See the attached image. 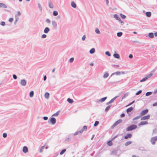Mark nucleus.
I'll return each mask as SVG.
<instances>
[{
  "mask_svg": "<svg viewBox=\"0 0 157 157\" xmlns=\"http://www.w3.org/2000/svg\"><path fill=\"white\" fill-rule=\"evenodd\" d=\"M137 128V126L135 124H132L127 128L126 131H131Z\"/></svg>",
  "mask_w": 157,
  "mask_h": 157,
  "instance_id": "nucleus-1",
  "label": "nucleus"
},
{
  "mask_svg": "<svg viewBox=\"0 0 157 157\" xmlns=\"http://www.w3.org/2000/svg\"><path fill=\"white\" fill-rule=\"evenodd\" d=\"M157 141V136L153 137H152L150 140L151 143L153 144L154 145L155 144V142Z\"/></svg>",
  "mask_w": 157,
  "mask_h": 157,
  "instance_id": "nucleus-2",
  "label": "nucleus"
},
{
  "mask_svg": "<svg viewBox=\"0 0 157 157\" xmlns=\"http://www.w3.org/2000/svg\"><path fill=\"white\" fill-rule=\"evenodd\" d=\"M122 121V120L121 119H120L116 121L112 126V128H113L114 127L116 126L118 124H120Z\"/></svg>",
  "mask_w": 157,
  "mask_h": 157,
  "instance_id": "nucleus-3",
  "label": "nucleus"
},
{
  "mask_svg": "<svg viewBox=\"0 0 157 157\" xmlns=\"http://www.w3.org/2000/svg\"><path fill=\"white\" fill-rule=\"evenodd\" d=\"M52 23L53 28L54 29H56L57 27V25L56 22L54 20H53L52 21Z\"/></svg>",
  "mask_w": 157,
  "mask_h": 157,
  "instance_id": "nucleus-4",
  "label": "nucleus"
},
{
  "mask_svg": "<svg viewBox=\"0 0 157 157\" xmlns=\"http://www.w3.org/2000/svg\"><path fill=\"white\" fill-rule=\"evenodd\" d=\"M20 84L22 86H25L27 84L26 81L24 79H22L21 81Z\"/></svg>",
  "mask_w": 157,
  "mask_h": 157,
  "instance_id": "nucleus-5",
  "label": "nucleus"
},
{
  "mask_svg": "<svg viewBox=\"0 0 157 157\" xmlns=\"http://www.w3.org/2000/svg\"><path fill=\"white\" fill-rule=\"evenodd\" d=\"M150 115L143 116L141 118V120L143 121L149 119L150 118Z\"/></svg>",
  "mask_w": 157,
  "mask_h": 157,
  "instance_id": "nucleus-6",
  "label": "nucleus"
},
{
  "mask_svg": "<svg viewBox=\"0 0 157 157\" xmlns=\"http://www.w3.org/2000/svg\"><path fill=\"white\" fill-rule=\"evenodd\" d=\"M50 121L52 124H54L56 122V120L54 117L51 118Z\"/></svg>",
  "mask_w": 157,
  "mask_h": 157,
  "instance_id": "nucleus-7",
  "label": "nucleus"
},
{
  "mask_svg": "<svg viewBox=\"0 0 157 157\" xmlns=\"http://www.w3.org/2000/svg\"><path fill=\"white\" fill-rule=\"evenodd\" d=\"M148 112V110L147 109H146L142 111L140 113V115L141 116L147 114Z\"/></svg>",
  "mask_w": 157,
  "mask_h": 157,
  "instance_id": "nucleus-8",
  "label": "nucleus"
},
{
  "mask_svg": "<svg viewBox=\"0 0 157 157\" xmlns=\"http://www.w3.org/2000/svg\"><path fill=\"white\" fill-rule=\"evenodd\" d=\"M107 97H104L103 98L100 99H99L98 100L96 101V102L97 103H98L99 102H104L105 100L107 99Z\"/></svg>",
  "mask_w": 157,
  "mask_h": 157,
  "instance_id": "nucleus-9",
  "label": "nucleus"
},
{
  "mask_svg": "<svg viewBox=\"0 0 157 157\" xmlns=\"http://www.w3.org/2000/svg\"><path fill=\"white\" fill-rule=\"evenodd\" d=\"M155 71V69H153V70H152L151 71V73H150V74L147 75L146 76V77L147 78H150L153 75V74L151 73L152 72H154Z\"/></svg>",
  "mask_w": 157,
  "mask_h": 157,
  "instance_id": "nucleus-10",
  "label": "nucleus"
},
{
  "mask_svg": "<svg viewBox=\"0 0 157 157\" xmlns=\"http://www.w3.org/2000/svg\"><path fill=\"white\" fill-rule=\"evenodd\" d=\"M147 36L149 38L152 39L154 37V34L153 33H150L148 34Z\"/></svg>",
  "mask_w": 157,
  "mask_h": 157,
  "instance_id": "nucleus-11",
  "label": "nucleus"
},
{
  "mask_svg": "<svg viewBox=\"0 0 157 157\" xmlns=\"http://www.w3.org/2000/svg\"><path fill=\"white\" fill-rule=\"evenodd\" d=\"M48 6L50 8L52 9L54 7V6L52 3L51 1H50L48 2Z\"/></svg>",
  "mask_w": 157,
  "mask_h": 157,
  "instance_id": "nucleus-12",
  "label": "nucleus"
},
{
  "mask_svg": "<svg viewBox=\"0 0 157 157\" xmlns=\"http://www.w3.org/2000/svg\"><path fill=\"white\" fill-rule=\"evenodd\" d=\"M148 122L147 121H142L138 125L140 126V125H144L147 124H148Z\"/></svg>",
  "mask_w": 157,
  "mask_h": 157,
  "instance_id": "nucleus-13",
  "label": "nucleus"
},
{
  "mask_svg": "<svg viewBox=\"0 0 157 157\" xmlns=\"http://www.w3.org/2000/svg\"><path fill=\"white\" fill-rule=\"evenodd\" d=\"M28 149L27 147L24 146L23 147V151L25 153H26L28 152Z\"/></svg>",
  "mask_w": 157,
  "mask_h": 157,
  "instance_id": "nucleus-14",
  "label": "nucleus"
},
{
  "mask_svg": "<svg viewBox=\"0 0 157 157\" xmlns=\"http://www.w3.org/2000/svg\"><path fill=\"white\" fill-rule=\"evenodd\" d=\"M132 136V135L131 134H127L124 137L125 139H127L128 138H131Z\"/></svg>",
  "mask_w": 157,
  "mask_h": 157,
  "instance_id": "nucleus-15",
  "label": "nucleus"
},
{
  "mask_svg": "<svg viewBox=\"0 0 157 157\" xmlns=\"http://www.w3.org/2000/svg\"><path fill=\"white\" fill-rule=\"evenodd\" d=\"M49 94L48 92H46L44 94V97L47 99H48L49 97Z\"/></svg>",
  "mask_w": 157,
  "mask_h": 157,
  "instance_id": "nucleus-16",
  "label": "nucleus"
},
{
  "mask_svg": "<svg viewBox=\"0 0 157 157\" xmlns=\"http://www.w3.org/2000/svg\"><path fill=\"white\" fill-rule=\"evenodd\" d=\"M114 17L117 20H118V21L119 20H120V18L118 16L117 14H115L114 15Z\"/></svg>",
  "mask_w": 157,
  "mask_h": 157,
  "instance_id": "nucleus-17",
  "label": "nucleus"
},
{
  "mask_svg": "<svg viewBox=\"0 0 157 157\" xmlns=\"http://www.w3.org/2000/svg\"><path fill=\"white\" fill-rule=\"evenodd\" d=\"M3 7L4 8H7V6L4 4L3 3H0V8Z\"/></svg>",
  "mask_w": 157,
  "mask_h": 157,
  "instance_id": "nucleus-18",
  "label": "nucleus"
},
{
  "mask_svg": "<svg viewBox=\"0 0 157 157\" xmlns=\"http://www.w3.org/2000/svg\"><path fill=\"white\" fill-rule=\"evenodd\" d=\"M114 57L117 59H119L120 57L119 55L117 53H115L113 55Z\"/></svg>",
  "mask_w": 157,
  "mask_h": 157,
  "instance_id": "nucleus-19",
  "label": "nucleus"
},
{
  "mask_svg": "<svg viewBox=\"0 0 157 157\" xmlns=\"http://www.w3.org/2000/svg\"><path fill=\"white\" fill-rule=\"evenodd\" d=\"M50 31V29L48 27H46L44 30V32L45 33H48Z\"/></svg>",
  "mask_w": 157,
  "mask_h": 157,
  "instance_id": "nucleus-20",
  "label": "nucleus"
},
{
  "mask_svg": "<svg viewBox=\"0 0 157 157\" xmlns=\"http://www.w3.org/2000/svg\"><path fill=\"white\" fill-rule=\"evenodd\" d=\"M145 14L148 17H150L151 16V13L150 12H147Z\"/></svg>",
  "mask_w": 157,
  "mask_h": 157,
  "instance_id": "nucleus-21",
  "label": "nucleus"
},
{
  "mask_svg": "<svg viewBox=\"0 0 157 157\" xmlns=\"http://www.w3.org/2000/svg\"><path fill=\"white\" fill-rule=\"evenodd\" d=\"M71 5L72 7L74 8H75L76 7V5L75 2H72L71 3Z\"/></svg>",
  "mask_w": 157,
  "mask_h": 157,
  "instance_id": "nucleus-22",
  "label": "nucleus"
},
{
  "mask_svg": "<svg viewBox=\"0 0 157 157\" xmlns=\"http://www.w3.org/2000/svg\"><path fill=\"white\" fill-rule=\"evenodd\" d=\"M109 75V74L108 72H105L103 75V78H107Z\"/></svg>",
  "mask_w": 157,
  "mask_h": 157,
  "instance_id": "nucleus-23",
  "label": "nucleus"
},
{
  "mask_svg": "<svg viewBox=\"0 0 157 157\" xmlns=\"http://www.w3.org/2000/svg\"><path fill=\"white\" fill-rule=\"evenodd\" d=\"M95 52V49L94 48H93L91 49L90 51V53L91 54H92Z\"/></svg>",
  "mask_w": 157,
  "mask_h": 157,
  "instance_id": "nucleus-24",
  "label": "nucleus"
},
{
  "mask_svg": "<svg viewBox=\"0 0 157 157\" xmlns=\"http://www.w3.org/2000/svg\"><path fill=\"white\" fill-rule=\"evenodd\" d=\"M133 108L132 107H131L127 109L126 111L127 113H128L131 112L133 110Z\"/></svg>",
  "mask_w": 157,
  "mask_h": 157,
  "instance_id": "nucleus-25",
  "label": "nucleus"
},
{
  "mask_svg": "<svg viewBox=\"0 0 157 157\" xmlns=\"http://www.w3.org/2000/svg\"><path fill=\"white\" fill-rule=\"evenodd\" d=\"M119 96H116L115 97L113 98V99H112L110 101V102H111V103H112L115 100V99L117 98H118V97H119Z\"/></svg>",
  "mask_w": 157,
  "mask_h": 157,
  "instance_id": "nucleus-26",
  "label": "nucleus"
},
{
  "mask_svg": "<svg viewBox=\"0 0 157 157\" xmlns=\"http://www.w3.org/2000/svg\"><path fill=\"white\" fill-rule=\"evenodd\" d=\"M15 21L14 22V25H16V24L17 22L19 20V18H18V17H17V15H15Z\"/></svg>",
  "mask_w": 157,
  "mask_h": 157,
  "instance_id": "nucleus-27",
  "label": "nucleus"
},
{
  "mask_svg": "<svg viewBox=\"0 0 157 157\" xmlns=\"http://www.w3.org/2000/svg\"><path fill=\"white\" fill-rule=\"evenodd\" d=\"M67 101L70 103H72L74 102V101L72 99L70 98H68L67 99Z\"/></svg>",
  "mask_w": 157,
  "mask_h": 157,
  "instance_id": "nucleus-28",
  "label": "nucleus"
},
{
  "mask_svg": "<svg viewBox=\"0 0 157 157\" xmlns=\"http://www.w3.org/2000/svg\"><path fill=\"white\" fill-rule=\"evenodd\" d=\"M147 79V78L146 77L142 79L140 81V82H144L146 81Z\"/></svg>",
  "mask_w": 157,
  "mask_h": 157,
  "instance_id": "nucleus-29",
  "label": "nucleus"
},
{
  "mask_svg": "<svg viewBox=\"0 0 157 157\" xmlns=\"http://www.w3.org/2000/svg\"><path fill=\"white\" fill-rule=\"evenodd\" d=\"M111 105H109V106H107L105 109V111L107 112V111H108L109 110V109H110V107H111Z\"/></svg>",
  "mask_w": 157,
  "mask_h": 157,
  "instance_id": "nucleus-30",
  "label": "nucleus"
},
{
  "mask_svg": "<svg viewBox=\"0 0 157 157\" xmlns=\"http://www.w3.org/2000/svg\"><path fill=\"white\" fill-rule=\"evenodd\" d=\"M34 95V92L33 91H31L29 93V96L31 98L33 97Z\"/></svg>",
  "mask_w": 157,
  "mask_h": 157,
  "instance_id": "nucleus-31",
  "label": "nucleus"
},
{
  "mask_svg": "<svg viewBox=\"0 0 157 157\" xmlns=\"http://www.w3.org/2000/svg\"><path fill=\"white\" fill-rule=\"evenodd\" d=\"M132 143V142L130 141H128L126 142L125 144V146H127L128 145L131 144Z\"/></svg>",
  "mask_w": 157,
  "mask_h": 157,
  "instance_id": "nucleus-32",
  "label": "nucleus"
},
{
  "mask_svg": "<svg viewBox=\"0 0 157 157\" xmlns=\"http://www.w3.org/2000/svg\"><path fill=\"white\" fill-rule=\"evenodd\" d=\"M152 94V92H148L146 93L145 95L146 96H148L151 95Z\"/></svg>",
  "mask_w": 157,
  "mask_h": 157,
  "instance_id": "nucleus-33",
  "label": "nucleus"
},
{
  "mask_svg": "<svg viewBox=\"0 0 157 157\" xmlns=\"http://www.w3.org/2000/svg\"><path fill=\"white\" fill-rule=\"evenodd\" d=\"M59 111H58L57 112H56V113H54L52 116H58L59 114Z\"/></svg>",
  "mask_w": 157,
  "mask_h": 157,
  "instance_id": "nucleus-34",
  "label": "nucleus"
},
{
  "mask_svg": "<svg viewBox=\"0 0 157 157\" xmlns=\"http://www.w3.org/2000/svg\"><path fill=\"white\" fill-rule=\"evenodd\" d=\"M95 32L97 34H100V32L99 29L98 28H96L95 29Z\"/></svg>",
  "mask_w": 157,
  "mask_h": 157,
  "instance_id": "nucleus-35",
  "label": "nucleus"
},
{
  "mask_svg": "<svg viewBox=\"0 0 157 157\" xmlns=\"http://www.w3.org/2000/svg\"><path fill=\"white\" fill-rule=\"evenodd\" d=\"M58 15V12L56 11H54L53 12V15L54 16H56Z\"/></svg>",
  "mask_w": 157,
  "mask_h": 157,
  "instance_id": "nucleus-36",
  "label": "nucleus"
},
{
  "mask_svg": "<svg viewBox=\"0 0 157 157\" xmlns=\"http://www.w3.org/2000/svg\"><path fill=\"white\" fill-rule=\"evenodd\" d=\"M128 93H127L124 94L123 97H122V100H123V99L125 98L128 95Z\"/></svg>",
  "mask_w": 157,
  "mask_h": 157,
  "instance_id": "nucleus-37",
  "label": "nucleus"
},
{
  "mask_svg": "<svg viewBox=\"0 0 157 157\" xmlns=\"http://www.w3.org/2000/svg\"><path fill=\"white\" fill-rule=\"evenodd\" d=\"M44 146H43L41 147V148H40V151H39V152L40 153H42L43 152V150L44 148Z\"/></svg>",
  "mask_w": 157,
  "mask_h": 157,
  "instance_id": "nucleus-38",
  "label": "nucleus"
},
{
  "mask_svg": "<svg viewBox=\"0 0 157 157\" xmlns=\"http://www.w3.org/2000/svg\"><path fill=\"white\" fill-rule=\"evenodd\" d=\"M122 35V33L121 32H118L117 33V36L118 37H121Z\"/></svg>",
  "mask_w": 157,
  "mask_h": 157,
  "instance_id": "nucleus-39",
  "label": "nucleus"
},
{
  "mask_svg": "<svg viewBox=\"0 0 157 157\" xmlns=\"http://www.w3.org/2000/svg\"><path fill=\"white\" fill-rule=\"evenodd\" d=\"M66 151V149H63L60 152V155H62L63 154H64V152Z\"/></svg>",
  "mask_w": 157,
  "mask_h": 157,
  "instance_id": "nucleus-40",
  "label": "nucleus"
},
{
  "mask_svg": "<svg viewBox=\"0 0 157 157\" xmlns=\"http://www.w3.org/2000/svg\"><path fill=\"white\" fill-rule=\"evenodd\" d=\"M37 5H38V7L39 8V9L40 10V11H42V6H41V5L40 3H38Z\"/></svg>",
  "mask_w": 157,
  "mask_h": 157,
  "instance_id": "nucleus-41",
  "label": "nucleus"
},
{
  "mask_svg": "<svg viewBox=\"0 0 157 157\" xmlns=\"http://www.w3.org/2000/svg\"><path fill=\"white\" fill-rule=\"evenodd\" d=\"M107 145L109 146H111L112 145V143L111 141H109L107 142Z\"/></svg>",
  "mask_w": 157,
  "mask_h": 157,
  "instance_id": "nucleus-42",
  "label": "nucleus"
},
{
  "mask_svg": "<svg viewBox=\"0 0 157 157\" xmlns=\"http://www.w3.org/2000/svg\"><path fill=\"white\" fill-rule=\"evenodd\" d=\"M105 54L108 56H110L111 55L109 52L108 51H107L105 52Z\"/></svg>",
  "mask_w": 157,
  "mask_h": 157,
  "instance_id": "nucleus-43",
  "label": "nucleus"
},
{
  "mask_svg": "<svg viewBox=\"0 0 157 157\" xmlns=\"http://www.w3.org/2000/svg\"><path fill=\"white\" fill-rule=\"evenodd\" d=\"M99 122L98 121H96L95 122V123L94 124V126H97L98 125V124H99Z\"/></svg>",
  "mask_w": 157,
  "mask_h": 157,
  "instance_id": "nucleus-44",
  "label": "nucleus"
},
{
  "mask_svg": "<svg viewBox=\"0 0 157 157\" xmlns=\"http://www.w3.org/2000/svg\"><path fill=\"white\" fill-rule=\"evenodd\" d=\"M142 92V91L141 90H140L138 92H136V95H138L140 94H141Z\"/></svg>",
  "mask_w": 157,
  "mask_h": 157,
  "instance_id": "nucleus-45",
  "label": "nucleus"
},
{
  "mask_svg": "<svg viewBox=\"0 0 157 157\" xmlns=\"http://www.w3.org/2000/svg\"><path fill=\"white\" fill-rule=\"evenodd\" d=\"M0 25L3 26H4L6 24L5 22L4 21H2L0 23Z\"/></svg>",
  "mask_w": 157,
  "mask_h": 157,
  "instance_id": "nucleus-46",
  "label": "nucleus"
},
{
  "mask_svg": "<svg viewBox=\"0 0 157 157\" xmlns=\"http://www.w3.org/2000/svg\"><path fill=\"white\" fill-rule=\"evenodd\" d=\"M120 16H121V17L123 19H125L126 17L125 15H124L123 14H122L121 13L120 14Z\"/></svg>",
  "mask_w": 157,
  "mask_h": 157,
  "instance_id": "nucleus-47",
  "label": "nucleus"
},
{
  "mask_svg": "<svg viewBox=\"0 0 157 157\" xmlns=\"http://www.w3.org/2000/svg\"><path fill=\"white\" fill-rule=\"evenodd\" d=\"M140 117V116H137L136 117L133 118V120L134 121L138 119Z\"/></svg>",
  "mask_w": 157,
  "mask_h": 157,
  "instance_id": "nucleus-48",
  "label": "nucleus"
},
{
  "mask_svg": "<svg viewBox=\"0 0 157 157\" xmlns=\"http://www.w3.org/2000/svg\"><path fill=\"white\" fill-rule=\"evenodd\" d=\"M7 136V134L6 133H4L3 134V137L4 138H6Z\"/></svg>",
  "mask_w": 157,
  "mask_h": 157,
  "instance_id": "nucleus-49",
  "label": "nucleus"
},
{
  "mask_svg": "<svg viewBox=\"0 0 157 157\" xmlns=\"http://www.w3.org/2000/svg\"><path fill=\"white\" fill-rule=\"evenodd\" d=\"M82 129L84 130V131H86L87 129V126H84L82 128Z\"/></svg>",
  "mask_w": 157,
  "mask_h": 157,
  "instance_id": "nucleus-50",
  "label": "nucleus"
},
{
  "mask_svg": "<svg viewBox=\"0 0 157 157\" xmlns=\"http://www.w3.org/2000/svg\"><path fill=\"white\" fill-rule=\"evenodd\" d=\"M13 19L12 18H10L9 20V21L10 22H13Z\"/></svg>",
  "mask_w": 157,
  "mask_h": 157,
  "instance_id": "nucleus-51",
  "label": "nucleus"
},
{
  "mask_svg": "<svg viewBox=\"0 0 157 157\" xmlns=\"http://www.w3.org/2000/svg\"><path fill=\"white\" fill-rule=\"evenodd\" d=\"M13 78L14 79H17V76H16V75H15V74H13Z\"/></svg>",
  "mask_w": 157,
  "mask_h": 157,
  "instance_id": "nucleus-52",
  "label": "nucleus"
},
{
  "mask_svg": "<svg viewBox=\"0 0 157 157\" xmlns=\"http://www.w3.org/2000/svg\"><path fill=\"white\" fill-rule=\"evenodd\" d=\"M86 36L85 35H84L82 37V40L83 41L85 40L86 39Z\"/></svg>",
  "mask_w": 157,
  "mask_h": 157,
  "instance_id": "nucleus-53",
  "label": "nucleus"
},
{
  "mask_svg": "<svg viewBox=\"0 0 157 157\" xmlns=\"http://www.w3.org/2000/svg\"><path fill=\"white\" fill-rule=\"evenodd\" d=\"M74 60V58H71L69 59V61L71 63Z\"/></svg>",
  "mask_w": 157,
  "mask_h": 157,
  "instance_id": "nucleus-54",
  "label": "nucleus"
},
{
  "mask_svg": "<svg viewBox=\"0 0 157 157\" xmlns=\"http://www.w3.org/2000/svg\"><path fill=\"white\" fill-rule=\"evenodd\" d=\"M154 133H157V129H154L153 132V134H154Z\"/></svg>",
  "mask_w": 157,
  "mask_h": 157,
  "instance_id": "nucleus-55",
  "label": "nucleus"
},
{
  "mask_svg": "<svg viewBox=\"0 0 157 157\" xmlns=\"http://www.w3.org/2000/svg\"><path fill=\"white\" fill-rule=\"evenodd\" d=\"M135 101H132V102H131L128 105H127L126 106H130V105H132V104H133V103H134Z\"/></svg>",
  "mask_w": 157,
  "mask_h": 157,
  "instance_id": "nucleus-56",
  "label": "nucleus"
},
{
  "mask_svg": "<svg viewBox=\"0 0 157 157\" xmlns=\"http://www.w3.org/2000/svg\"><path fill=\"white\" fill-rule=\"evenodd\" d=\"M115 74L117 75H120V74H121V72H120V71H117L116 72H115Z\"/></svg>",
  "mask_w": 157,
  "mask_h": 157,
  "instance_id": "nucleus-57",
  "label": "nucleus"
},
{
  "mask_svg": "<svg viewBox=\"0 0 157 157\" xmlns=\"http://www.w3.org/2000/svg\"><path fill=\"white\" fill-rule=\"evenodd\" d=\"M47 36L45 34H43L42 35V38H45Z\"/></svg>",
  "mask_w": 157,
  "mask_h": 157,
  "instance_id": "nucleus-58",
  "label": "nucleus"
},
{
  "mask_svg": "<svg viewBox=\"0 0 157 157\" xmlns=\"http://www.w3.org/2000/svg\"><path fill=\"white\" fill-rule=\"evenodd\" d=\"M128 57L130 59H132L133 58V56L132 54H130L129 55Z\"/></svg>",
  "mask_w": 157,
  "mask_h": 157,
  "instance_id": "nucleus-59",
  "label": "nucleus"
},
{
  "mask_svg": "<svg viewBox=\"0 0 157 157\" xmlns=\"http://www.w3.org/2000/svg\"><path fill=\"white\" fill-rule=\"evenodd\" d=\"M78 133H79V132L77 131L74 134V136L77 135L78 134Z\"/></svg>",
  "mask_w": 157,
  "mask_h": 157,
  "instance_id": "nucleus-60",
  "label": "nucleus"
},
{
  "mask_svg": "<svg viewBox=\"0 0 157 157\" xmlns=\"http://www.w3.org/2000/svg\"><path fill=\"white\" fill-rule=\"evenodd\" d=\"M43 119L44 120H47L48 119V117H43Z\"/></svg>",
  "mask_w": 157,
  "mask_h": 157,
  "instance_id": "nucleus-61",
  "label": "nucleus"
},
{
  "mask_svg": "<svg viewBox=\"0 0 157 157\" xmlns=\"http://www.w3.org/2000/svg\"><path fill=\"white\" fill-rule=\"evenodd\" d=\"M46 22L48 23H50V21L48 19H46Z\"/></svg>",
  "mask_w": 157,
  "mask_h": 157,
  "instance_id": "nucleus-62",
  "label": "nucleus"
},
{
  "mask_svg": "<svg viewBox=\"0 0 157 157\" xmlns=\"http://www.w3.org/2000/svg\"><path fill=\"white\" fill-rule=\"evenodd\" d=\"M157 93V89L155 90L153 92L154 94H155Z\"/></svg>",
  "mask_w": 157,
  "mask_h": 157,
  "instance_id": "nucleus-63",
  "label": "nucleus"
},
{
  "mask_svg": "<svg viewBox=\"0 0 157 157\" xmlns=\"http://www.w3.org/2000/svg\"><path fill=\"white\" fill-rule=\"evenodd\" d=\"M157 106V102H155L153 104V106Z\"/></svg>",
  "mask_w": 157,
  "mask_h": 157,
  "instance_id": "nucleus-64",
  "label": "nucleus"
}]
</instances>
